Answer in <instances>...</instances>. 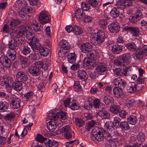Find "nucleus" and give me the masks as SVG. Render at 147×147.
Masks as SVG:
<instances>
[{"label": "nucleus", "mask_w": 147, "mask_h": 147, "mask_svg": "<svg viewBox=\"0 0 147 147\" xmlns=\"http://www.w3.org/2000/svg\"><path fill=\"white\" fill-rule=\"evenodd\" d=\"M39 19L40 22L42 24H45L48 23L50 20L49 16L47 13L44 11L40 13Z\"/></svg>", "instance_id": "11"}, {"label": "nucleus", "mask_w": 147, "mask_h": 147, "mask_svg": "<svg viewBox=\"0 0 147 147\" xmlns=\"http://www.w3.org/2000/svg\"><path fill=\"white\" fill-rule=\"evenodd\" d=\"M126 106L128 108L135 107L136 102L133 100H129L126 102Z\"/></svg>", "instance_id": "55"}, {"label": "nucleus", "mask_w": 147, "mask_h": 147, "mask_svg": "<svg viewBox=\"0 0 147 147\" xmlns=\"http://www.w3.org/2000/svg\"><path fill=\"white\" fill-rule=\"evenodd\" d=\"M131 55L129 53L124 54L120 57L119 61H118V63L117 64L119 65L124 66L123 63H127L130 61L131 59Z\"/></svg>", "instance_id": "5"}, {"label": "nucleus", "mask_w": 147, "mask_h": 147, "mask_svg": "<svg viewBox=\"0 0 147 147\" xmlns=\"http://www.w3.org/2000/svg\"><path fill=\"white\" fill-rule=\"evenodd\" d=\"M76 55L74 53H70L67 55V59L68 62L72 64L75 63L76 60Z\"/></svg>", "instance_id": "27"}, {"label": "nucleus", "mask_w": 147, "mask_h": 147, "mask_svg": "<svg viewBox=\"0 0 147 147\" xmlns=\"http://www.w3.org/2000/svg\"><path fill=\"white\" fill-rule=\"evenodd\" d=\"M29 28L28 26L26 25L20 26L18 27V32L17 34L20 36L23 35L24 32L27 31Z\"/></svg>", "instance_id": "28"}, {"label": "nucleus", "mask_w": 147, "mask_h": 147, "mask_svg": "<svg viewBox=\"0 0 147 147\" xmlns=\"http://www.w3.org/2000/svg\"><path fill=\"white\" fill-rule=\"evenodd\" d=\"M80 46L81 51L84 53H87L92 49V46L89 42L84 43L81 44Z\"/></svg>", "instance_id": "15"}, {"label": "nucleus", "mask_w": 147, "mask_h": 147, "mask_svg": "<svg viewBox=\"0 0 147 147\" xmlns=\"http://www.w3.org/2000/svg\"><path fill=\"white\" fill-rule=\"evenodd\" d=\"M22 36L17 35H16L14 34V36L13 38L12 39L17 44V45H18L19 44H22L21 43L22 40L21 37L20 36Z\"/></svg>", "instance_id": "50"}, {"label": "nucleus", "mask_w": 147, "mask_h": 147, "mask_svg": "<svg viewBox=\"0 0 147 147\" xmlns=\"http://www.w3.org/2000/svg\"><path fill=\"white\" fill-rule=\"evenodd\" d=\"M17 3L18 6L20 8L26 7L27 5V2L24 0H18Z\"/></svg>", "instance_id": "59"}, {"label": "nucleus", "mask_w": 147, "mask_h": 147, "mask_svg": "<svg viewBox=\"0 0 147 147\" xmlns=\"http://www.w3.org/2000/svg\"><path fill=\"white\" fill-rule=\"evenodd\" d=\"M61 131L64 138L67 139L71 138L72 134H74V132L71 131L70 127L68 125L62 127L61 128Z\"/></svg>", "instance_id": "9"}, {"label": "nucleus", "mask_w": 147, "mask_h": 147, "mask_svg": "<svg viewBox=\"0 0 147 147\" xmlns=\"http://www.w3.org/2000/svg\"><path fill=\"white\" fill-rule=\"evenodd\" d=\"M79 104H77L74 100H72L69 104V107L73 110H76L79 108Z\"/></svg>", "instance_id": "45"}, {"label": "nucleus", "mask_w": 147, "mask_h": 147, "mask_svg": "<svg viewBox=\"0 0 147 147\" xmlns=\"http://www.w3.org/2000/svg\"><path fill=\"white\" fill-rule=\"evenodd\" d=\"M49 52V49L44 47H41L39 50V53L40 55L45 57L48 55Z\"/></svg>", "instance_id": "40"}, {"label": "nucleus", "mask_w": 147, "mask_h": 147, "mask_svg": "<svg viewBox=\"0 0 147 147\" xmlns=\"http://www.w3.org/2000/svg\"><path fill=\"white\" fill-rule=\"evenodd\" d=\"M106 37L104 32L102 30H98L97 33H92L90 36L92 44L98 46L104 42Z\"/></svg>", "instance_id": "1"}, {"label": "nucleus", "mask_w": 147, "mask_h": 147, "mask_svg": "<svg viewBox=\"0 0 147 147\" xmlns=\"http://www.w3.org/2000/svg\"><path fill=\"white\" fill-rule=\"evenodd\" d=\"M137 84L135 82H130L127 86V90L129 92L131 93L135 92L136 90V86Z\"/></svg>", "instance_id": "23"}, {"label": "nucleus", "mask_w": 147, "mask_h": 147, "mask_svg": "<svg viewBox=\"0 0 147 147\" xmlns=\"http://www.w3.org/2000/svg\"><path fill=\"white\" fill-rule=\"evenodd\" d=\"M102 100L106 105H109L113 103V98L110 96L106 95L103 98Z\"/></svg>", "instance_id": "35"}, {"label": "nucleus", "mask_w": 147, "mask_h": 147, "mask_svg": "<svg viewBox=\"0 0 147 147\" xmlns=\"http://www.w3.org/2000/svg\"><path fill=\"white\" fill-rule=\"evenodd\" d=\"M75 15L77 19H80L85 16L82 9L76 8L75 10Z\"/></svg>", "instance_id": "21"}, {"label": "nucleus", "mask_w": 147, "mask_h": 147, "mask_svg": "<svg viewBox=\"0 0 147 147\" xmlns=\"http://www.w3.org/2000/svg\"><path fill=\"white\" fill-rule=\"evenodd\" d=\"M40 63V65H39L40 68H42L44 70H47L49 65L50 63L49 62L48 60L47 59H45L42 60V61H39L36 62V63Z\"/></svg>", "instance_id": "17"}, {"label": "nucleus", "mask_w": 147, "mask_h": 147, "mask_svg": "<svg viewBox=\"0 0 147 147\" xmlns=\"http://www.w3.org/2000/svg\"><path fill=\"white\" fill-rule=\"evenodd\" d=\"M9 108L8 103L5 101L0 102V112H3L7 111Z\"/></svg>", "instance_id": "26"}, {"label": "nucleus", "mask_w": 147, "mask_h": 147, "mask_svg": "<svg viewBox=\"0 0 147 147\" xmlns=\"http://www.w3.org/2000/svg\"><path fill=\"white\" fill-rule=\"evenodd\" d=\"M96 124V122L93 120L89 121L88 123V125L86 127V129L88 131H89L90 129L93 127Z\"/></svg>", "instance_id": "58"}, {"label": "nucleus", "mask_w": 147, "mask_h": 147, "mask_svg": "<svg viewBox=\"0 0 147 147\" xmlns=\"http://www.w3.org/2000/svg\"><path fill=\"white\" fill-rule=\"evenodd\" d=\"M145 136L142 132H140L138 135L137 139L139 141L143 142L144 140Z\"/></svg>", "instance_id": "63"}, {"label": "nucleus", "mask_w": 147, "mask_h": 147, "mask_svg": "<svg viewBox=\"0 0 147 147\" xmlns=\"http://www.w3.org/2000/svg\"><path fill=\"white\" fill-rule=\"evenodd\" d=\"M60 47L65 50H68L71 47L70 45L68 42L65 40L61 41L59 43Z\"/></svg>", "instance_id": "32"}, {"label": "nucleus", "mask_w": 147, "mask_h": 147, "mask_svg": "<svg viewBox=\"0 0 147 147\" xmlns=\"http://www.w3.org/2000/svg\"><path fill=\"white\" fill-rule=\"evenodd\" d=\"M2 82V85L5 87L6 90L8 92H10L12 90L11 85L13 83V80L9 77L4 78L1 80Z\"/></svg>", "instance_id": "2"}, {"label": "nucleus", "mask_w": 147, "mask_h": 147, "mask_svg": "<svg viewBox=\"0 0 147 147\" xmlns=\"http://www.w3.org/2000/svg\"><path fill=\"white\" fill-rule=\"evenodd\" d=\"M110 111L112 113L117 114L121 110L120 107L117 105H113L110 108Z\"/></svg>", "instance_id": "36"}, {"label": "nucleus", "mask_w": 147, "mask_h": 147, "mask_svg": "<svg viewBox=\"0 0 147 147\" xmlns=\"http://www.w3.org/2000/svg\"><path fill=\"white\" fill-rule=\"evenodd\" d=\"M116 5L118 7L124 9L131 6V2H128L126 0H119L117 2Z\"/></svg>", "instance_id": "16"}, {"label": "nucleus", "mask_w": 147, "mask_h": 147, "mask_svg": "<svg viewBox=\"0 0 147 147\" xmlns=\"http://www.w3.org/2000/svg\"><path fill=\"white\" fill-rule=\"evenodd\" d=\"M106 147H116L115 142L111 140H107L105 144Z\"/></svg>", "instance_id": "57"}, {"label": "nucleus", "mask_w": 147, "mask_h": 147, "mask_svg": "<svg viewBox=\"0 0 147 147\" xmlns=\"http://www.w3.org/2000/svg\"><path fill=\"white\" fill-rule=\"evenodd\" d=\"M18 13L21 20H24L27 19V15L26 13H25L24 10L22 11L21 9H19L18 10Z\"/></svg>", "instance_id": "51"}, {"label": "nucleus", "mask_w": 147, "mask_h": 147, "mask_svg": "<svg viewBox=\"0 0 147 147\" xmlns=\"http://www.w3.org/2000/svg\"><path fill=\"white\" fill-rule=\"evenodd\" d=\"M20 63L22 67H27L28 66V59L26 57L21 56L20 57Z\"/></svg>", "instance_id": "31"}, {"label": "nucleus", "mask_w": 147, "mask_h": 147, "mask_svg": "<svg viewBox=\"0 0 147 147\" xmlns=\"http://www.w3.org/2000/svg\"><path fill=\"white\" fill-rule=\"evenodd\" d=\"M12 86L14 88V89L17 91H20L22 88V83L18 81H15L13 83Z\"/></svg>", "instance_id": "38"}, {"label": "nucleus", "mask_w": 147, "mask_h": 147, "mask_svg": "<svg viewBox=\"0 0 147 147\" xmlns=\"http://www.w3.org/2000/svg\"><path fill=\"white\" fill-rule=\"evenodd\" d=\"M91 100V99H89L85 102L84 105V107L85 109L89 110L92 108L93 105L92 103V101Z\"/></svg>", "instance_id": "48"}, {"label": "nucleus", "mask_w": 147, "mask_h": 147, "mask_svg": "<svg viewBox=\"0 0 147 147\" xmlns=\"http://www.w3.org/2000/svg\"><path fill=\"white\" fill-rule=\"evenodd\" d=\"M47 125L48 129L51 131H53L56 129L57 126L61 127L63 125L62 121L60 120L50 121Z\"/></svg>", "instance_id": "4"}, {"label": "nucleus", "mask_w": 147, "mask_h": 147, "mask_svg": "<svg viewBox=\"0 0 147 147\" xmlns=\"http://www.w3.org/2000/svg\"><path fill=\"white\" fill-rule=\"evenodd\" d=\"M42 27L40 24L36 23L35 24L32 23L31 26V29L35 32H38L41 31Z\"/></svg>", "instance_id": "34"}, {"label": "nucleus", "mask_w": 147, "mask_h": 147, "mask_svg": "<svg viewBox=\"0 0 147 147\" xmlns=\"http://www.w3.org/2000/svg\"><path fill=\"white\" fill-rule=\"evenodd\" d=\"M127 121L129 124L135 125L137 121L136 117L134 115H130L127 118Z\"/></svg>", "instance_id": "44"}, {"label": "nucleus", "mask_w": 147, "mask_h": 147, "mask_svg": "<svg viewBox=\"0 0 147 147\" xmlns=\"http://www.w3.org/2000/svg\"><path fill=\"white\" fill-rule=\"evenodd\" d=\"M98 115L102 119H108L110 117L109 113L107 110H100L98 112Z\"/></svg>", "instance_id": "25"}, {"label": "nucleus", "mask_w": 147, "mask_h": 147, "mask_svg": "<svg viewBox=\"0 0 147 147\" xmlns=\"http://www.w3.org/2000/svg\"><path fill=\"white\" fill-rule=\"evenodd\" d=\"M119 9L118 8L114 7L112 9L110 12V15L113 18H115L119 16Z\"/></svg>", "instance_id": "37"}, {"label": "nucleus", "mask_w": 147, "mask_h": 147, "mask_svg": "<svg viewBox=\"0 0 147 147\" xmlns=\"http://www.w3.org/2000/svg\"><path fill=\"white\" fill-rule=\"evenodd\" d=\"M73 32L76 35H78L82 33L83 30L80 27L76 25L73 27Z\"/></svg>", "instance_id": "47"}, {"label": "nucleus", "mask_w": 147, "mask_h": 147, "mask_svg": "<svg viewBox=\"0 0 147 147\" xmlns=\"http://www.w3.org/2000/svg\"><path fill=\"white\" fill-rule=\"evenodd\" d=\"M107 69V65L103 63H99L96 68V71L100 73V74L105 72Z\"/></svg>", "instance_id": "19"}, {"label": "nucleus", "mask_w": 147, "mask_h": 147, "mask_svg": "<svg viewBox=\"0 0 147 147\" xmlns=\"http://www.w3.org/2000/svg\"><path fill=\"white\" fill-rule=\"evenodd\" d=\"M129 66L126 67H123V69H121L119 68H116L114 70V73L117 75L118 76H121L123 74L125 76H129V74L128 72L129 69ZM122 68V67H121Z\"/></svg>", "instance_id": "7"}, {"label": "nucleus", "mask_w": 147, "mask_h": 147, "mask_svg": "<svg viewBox=\"0 0 147 147\" xmlns=\"http://www.w3.org/2000/svg\"><path fill=\"white\" fill-rule=\"evenodd\" d=\"M36 138V141L42 143H43L47 139V138H45L42 135L39 134H37Z\"/></svg>", "instance_id": "62"}, {"label": "nucleus", "mask_w": 147, "mask_h": 147, "mask_svg": "<svg viewBox=\"0 0 147 147\" xmlns=\"http://www.w3.org/2000/svg\"><path fill=\"white\" fill-rule=\"evenodd\" d=\"M86 67L88 68H91L96 64V60L93 58H88L86 62Z\"/></svg>", "instance_id": "20"}, {"label": "nucleus", "mask_w": 147, "mask_h": 147, "mask_svg": "<svg viewBox=\"0 0 147 147\" xmlns=\"http://www.w3.org/2000/svg\"><path fill=\"white\" fill-rule=\"evenodd\" d=\"M105 127L107 129L111 131L113 129H114V125L113 122L107 121L105 123Z\"/></svg>", "instance_id": "52"}, {"label": "nucleus", "mask_w": 147, "mask_h": 147, "mask_svg": "<svg viewBox=\"0 0 147 147\" xmlns=\"http://www.w3.org/2000/svg\"><path fill=\"white\" fill-rule=\"evenodd\" d=\"M119 127L123 130L124 131L128 130L130 128L128 123L125 121L121 122L120 123Z\"/></svg>", "instance_id": "33"}, {"label": "nucleus", "mask_w": 147, "mask_h": 147, "mask_svg": "<svg viewBox=\"0 0 147 147\" xmlns=\"http://www.w3.org/2000/svg\"><path fill=\"white\" fill-rule=\"evenodd\" d=\"M30 48L28 46H24L22 49V53L23 55H29L31 52Z\"/></svg>", "instance_id": "46"}, {"label": "nucleus", "mask_w": 147, "mask_h": 147, "mask_svg": "<svg viewBox=\"0 0 147 147\" xmlns=\"http://www.w3.org/2000/svg\"><path fill=\"white\" fill-rule=\"evenodd\" d=\"M78 77L83 81H86L87 80V74L85 71L80 70L78 72Z\"/></svg>", "instance_id": "22"}, {"label": "nucleus", "mask_w": 147, "mask_h": 147, "mask_svg": "<svg viewBox=\"0 0 147 147\" xmlns=\"http://www.w3.org/2000/svg\"><path fill=\"white\" fill-rule=\"evenodd\" d=\"M40 62L34 63V66H32L28 68V71L32 76H38L41 73L40 68L39 66L40 65Z\"/></svg>", "instance_id": "3"}, {"label": "nucleus", "mask_w": 147, "mask_h": 147, "mask_svg": "<svg viewBox=\"0 0 147 147\" xmlns=\"http://www.w3.org/2000/svg\"><path fill=\"white\" fill-rule=\"evenodd\" d=\"M13 30L11 28L10 26L7 24H5L2 28V32L4 34H7L9 33L10 32H11V31L13 32Z\"/></svg>", "instance_id": "41"}, {"label": "nucleus", "mask_w": 147, "mask_h": 147, "mask_svg": "<svg viewBox=\"0 0 147 147\" xmlns=\"http://www.w3.org/2000/svg\"><path fill=\"white\" fill-rule=\"evenodd\" d=\"M57 113V119L59 118L64 119L66 118V114L65 112L60 111Z\"/></svg>", "instance_id": "61"}, {"label": "nucleus", "mask_w": 147, "mask_h": 147, "mask_svg": "<svg viewBox=\"0 0 147 147\" xmlns=\"http://www.w3.org/2000/svg\"><path fill=\"white\" fill-rule=\"evenodd\" d=\"M144 55L138 49L137 51L136 54V58L139 60L142 59Z\"/></svg>", "instance_id": "60"}, {"label": "nucleus", "mask_w": 147, "mask_h": 147, "mask_svg": "<svg viewBox=\"0 0 147 147\" xmlns=\"http://www.w3.org/2000/svg\"><path fill=\"white\" fill-rule=\"evenodd\" d=\"M108 29L110 32L116 33L119 31L120 27L117 22H113L109 25Z\"/></svg>", "instance_id": "13"}, {"label": "nucleus", "mask_w": 147, "mask_h": 147, "mask_svg": "<svg viewBox=\"0 0 147 147\" xmlns=\"http://www.w3.org/2000/svg\"><path fill=\"white\" fill-rule=\"evenodd\" d=\"M16 51L9 49L7 51V55L11 60H13L16 58Z\"/></svg>", "instance_id": "30"}, {"label": "nucleus", "mask_w": 147, "mask_h": 147, "mask_svg": "<svg viewBox=\"0 0 147 147\" xmlns=\"http://www.w3.org/2000/svg\"><path fill=\"white\" fill-rule=\"evenodd\" d=\"M21 23V22L18 20L12 19L8 21L7 24L13 30L16 26Z\"/></svg>", "instance_id": "18"}, {"label": "nucleus", "mask_w": 147, "mask_h": 147, "mask_svg": "<svg viewBox=\"0 0 147 147\" xmlns=\"http://www.w3.org/2000/svg\"><path fill=\"white\" fill-rule=\"evenodd\" d=\"M10 102L13 108L19 109L21 107V101L15 96H12L10 98Z\"/></svg>", "instance_id": "6"}, {"label": "nucleus", "mask_w": 147, "mask_h": 147, "mask_svg": "<svg viewBox=\"0 0 147 147\" xmlns=\"http://www.w3.org/2000/svg\"><path fill=\"white\" fill-rule=\"evenodd\" d=\"M125 46L128 50L132 51H135L137 48L136 45L135 43L133 42L127 44Z\"/></svg>", "instance_id": "43"}, {"label": "nucleus", "mask_w": 147, "mask_h": 147, "mask_svg": "<svg viewBox=\"0 0 147 147\" xmlns=\"http://www.w3.org/2000/svg\"><path fill=\"white\" fill-rule=\"evenodd\" d=\"M0 62L6 68L10 67L11 64V60L4 56H1L0 57Z\"/></svg>", "instance_id": "14"}, {"label": "nucleus", "mask_w": 147, "mask_h": 147, "mask_svg": "<svg viewBox=\"0 0 147 147\" xmlns=\"http://www.w3.org/2000/svg\"><path fill=\"white\" fill-rule=\"evenodd\" d=\"M75 122L78 126L80 127L83 126L84 122L81 119L75 117L74 118Z\"/></svg>", "instance_id": "49"}, {"label": "nucleus", "mask_w": 147, "mask_h": 147, "mask_svg": "<svg viewBox=\"0 0 147 147\" xmlns=\"http://www.w3.org/2000/svg\"><path fill=\"white\" fill-rule=\"evenodd\" d=\"M8 45L9 49L16 51L18 49V47L17 44L12 39L8 41Z\"/></svg>", "instance_id": "39"}, {"label": "nucleus", "mask_w": 147, "mask_h": 147, "mask_svg": "<svg viewBox=\"0 0 147 147\" xmlns=\"http://www.w3.org/2000/svg\"><path fill=\"white\" fill-rule=\"evenodd\" d=\"M47 118L49 120L51 121L59 120L57 119V113H56L54 111H52L49 113L47 115Z\"/></svg>", "instance_id": "42"}, {"label": "nucleus", "mask_w": 147, "mask_h": 147, "mask_svg": "<svg viewBox=\"0 0 147 147\" xmlns=\"http://www.w3.org/2000/svg\"><path fill=\"white\" fill-rule=\"evenodd\" d=\"M94 137L95 140L98 142L102 141L104 139V136L103 133L101 132L97 134Z\"/></svg>", "instance_id": "53"}, {"label": "nucleus", "mask_w": 147, "mask_h": 147, "mask_svg": "<svg viewBox=\"0 0 147 147\" xmlns=\"http://www.w3.org/2000/svg\"><path fill=\"white\" fill-rule=\"evenodd\" d=\"M89 4L87 3L86 2H82L81 4V7L82 10L87 11L90 9V6Z\"/></svg>", "instance_id": "56"}, {"label": "nucleus", "mask_w": 147, "mask_h": 147, "mask_svg": "<svg viewBox=\"0 0 147 147\" xmlns=\"http://www.w3.org/2000/svg\"><path fill=\"white\" fill-rule=\"evenodd\" d=\"M16 78L18 81L24 83L27 80L28 77L24 71H19L16 75Z\"/></svg>", "instance_id": "10"}, {"label": "nucleus", "mask_w": 147, "mask_h": 147, "mask_svg": "<svg viewBox=\"0 0 147 147\" xmlns=\"http://www.w3.org/2000/svg\"><path fill=\"white\" fill-rule=\"evenodd\" d=\"M114 95L116 97H119L122 96L124 93L122 89L116 87L113 89Z\"/></svg>", "instance_id": "29"}, {"label": "nucleus", "mask_w": 147, "mask_h": 147, "mask_svg": "<svg viewBox=\"0 0 147 147\" xmlns=\"http://www.w3.org/2000/svg\"><path fill=\"white\" fill-rule=\"evenodd\" d=\"M139 50L142 53L144 56L147 55V45H144L141 47L138 48Z\"/></svg>", "instance_id": "64"}, {"label": "nucleus", "mask_w": 147, "mask_h": 147, "mask_svg": "<svg viewBox=\"0 0 147 147\" xmlns=\"http://www.w3.org/2000/svg\"><path fill=\"white\" fill-rule=\"evenodd\" d=\"M29 57L32 60H38L40 59L39 55L38 52L30 54Z\"/></svg>", "instance_id": "54"}, {"label": "nucleus", "mask_w": 147, "mask_h": 147, "mask_svg": "<svg viewBox=\"0 0 147 147\" xmlns=\"http://www.w3.org/2000/svg\"><path fill=\"white\" fill-rule=\"evenodd\" d=\"M122 47L118 44L113 45L112 47V52L115 54H119L122 51Z\"/></svg>", "instance_id": "24"}, {"label": "nucleus", "mask_w": 147, "mask_h": 147, "mask_svg": "<svg viewBox=\"0 0 147 147\" xmlns=\"http://www.w3.org/2000/svg\"><path fill=\"white\" fill-rule=\"evenodd\" d=\"M125 29L129 32L132 36H138L140 32L139 28L137 27L126 26Z\"/></svg>", "instance_id": "12"}, {"label": "nucleus", "mask_w": 147, "mask_h": 147, "mask_svg": "<svg viewBox=\"0 0 147 147\" xmlns=\"http://www.w3.org/2000/svg\"><path fill=\"white\" fill-rule=\"evenodd\" d=\"M28 44L33 51L38 50L41 46L39 39L35 37L33 38L32 40L30 41Z\"/></svg>", "instance_id": "8"}]
</instances>
